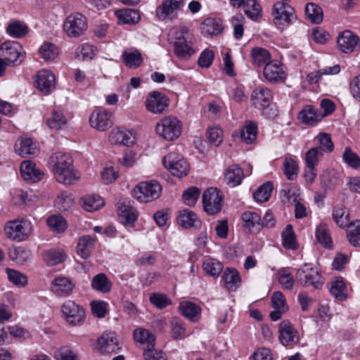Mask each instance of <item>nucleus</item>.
<instances>
[{
  "label": "nucleus",
  "instance_id": "obj_1",
  "mask_svg": "<svg viewBox=\"0 0 360 360\" xmlns=\"http://www.w3.org/2000/svg\"><path fill=\"white\" fill-rule=\"evenodd\" d=\"M49 165L56 180L60 184L71 185L80 179V173L74 168L73 160L68 153H53L49 158Z\"/></svg>",
  "mask_w": 360,
  "mask_h": 360
},
{
  "label": "nucleus",
  "instance_id": "obj_2",
  "mask_svg": "<svg viewBox=\"0 0 360 360\" xmlns=\"http://www.w3.org/2000/svg\"><path fill=\"white\" fill-rule=\"evenodd\" d=\"M32 230L31 221L27 219L9 221L4 228L6 237L15 242L26 240L32 234Z\"/></svg>",
  "mask_w": 360,
  "mask_h": 360
},
{
  "label": "nucleus",
  "instance_id": "obj_3",
  "mask_svg": "<svg viewBox=\"0 0 360 360\" xmlns=\"http://www.w3.org/2000/svg\"><path fill=\"white\" fill-rule=\"evenodd\" d=\"M252 105L259 110H263V114L267 118H273L276 116V110L271 107L272 94L270 89L260 86L252 91L251 94Z\"/></svg>",
  "mask_w": 360,
  "mask_h": 360
},
{
  "label": "nucleus",
  "instance_id": "obj_4",
  "mask_svg": "<svg viewBox=\"0 0 360 360\" xmlns=\"http://www.w3.org/2000/svg\"><path fill=\"white\" fill-rule=\"evenodd\" d=\"M162 186L156 181H143L136 186L131 193L134 198L141 202H149L158 199L161 194Z\"/></svg>",
  "mask_w": 360,
  "mask_h": 360
},
{
  "label": "nucleus",
  "instance_id": "obj_5",
  "mask_svg": "<svg viewBox=\"0 0 360 360\" xmlns=\"http://www.w3.org/2000/svg\"><path fill=\"white\" fill-rule=\"evenodd\" d=\"M156 133L167 141H173L180 136L182 131L181 122L175 117L167 116L157 123Z\"/></svg>",
  "mask_w": 360,
  "mask_h": 360
},
{
  "label": "nucleus",
  "instance_id": "obj_6",
  "mask_svg": "<svg viewBox=\"0 0 360 360\" xmlns=\"http://www.w3.org/2000/svg\"><path fill=\"white\" fill-rule=\"evenodd\" d=\"M296 281L303 286H312L320 289L323 285V279L317 269L311 264H304L297 271L295 275Z\"/></svg>",
  "mask_w": 360,
  "mask_h": 360
},
{
  "label": "nucleus",
  "instance_id": "obj_7",
  "mask_svg": "<svg viewBox=\"0 0 360 360\" xmlns=\"http://www.w3.org/2000/svg\"><path fill=\"white\" fill-rule=\"evenodd\" d=\"M164 166L167 168L173 176L181 178L188 174L189 165L179 153L172 152L162 159Z\"/></svg>",
  "mask_w": 360,
  "mask_h": 360
},
{
  "label": "nucleus",
  "instance_id": "obj_8",
  "mask_svg": "<svg viewBox=\"0 0 360 360\" xmlns=\"http://www.w3.org/2000/svg\"><path fill=\"white\" fill-rule=\"evenodd\" d=\"M0 56L13 66L20 65L24 59L22 47L17 41H7L1 44Z\"/></svg>",
  "mask_w": 360,
  "mask_h": 360
},
{
  "label": "nucleus",
  "instance_id": "obj_9",
  "mask_svg": "<svg viewBox=\"0 0 360 360\" xmlns=\"http://www.w3.org/2000/svg\"><path fill=\"white\" fill-rule=\"evenodd\" d=\"M185 5V0H164L156 8V15L161 20H172Z\"/></svg>",
  "mask_w": 360,
  "mask_h": 360
},
{
  "label": "nucleus",
  "instance_id": "obj_10",
  "mask_svg": "<svg viewBox=\"0 0 360 360\" xmlns=\"http://www.w3.org/2000/svg\"><path fill=\"white\" fill-rule=\"evenodd\" d=\"M87 28L86 18L79 13L70 14L63 24V29L69 37H77Z\"/></svg>",
  "mask_w": 360,
  "mask_h": 360
},
{
  "label": "nucleus",
  "instance_id": "obj_11",
  "mask_svg": "<svg viewBox=\"0 0 360 360\" xmlns=\"http://www.w3.org/2000/svg\"><path fill=\"white\" fill-rule=\"evenodd\" d=\"M222 195L216 188L206 189L202 198L205 211L210 215L219 212L222 207Z\"/></svg>",
  "mask_w": 360,
  "mask_h": 360
},
{
  "label": "nucleus",
  "instance_id": "obj_12",
  "mask_svg": "<svg viewBox=\"0 0 360 360\" xmlns=\"http://www.w3.org/2000/svg\"><path fill=\"white\" fill-rule=\"evenodd\" d=\"M62 312L65 317L66 321L73 326L82 325L85 319V311L84 309L75 302L71 300L66 301L61 308Z\"/></svg>",
  "mask_w": 360,
  "mask_h": 360
},
{
  "label": "nucleus",
  "instance_id": "obj_13",
  "mask_svg": "<svg viewBox=\"0 0 360 360\" xmlns=\"http://www.w3.org/2000/svg\"><path fill=\"white\" fill-rule=\"evenodd\" d=\"M272 15L274 23L278 25H289L295 19L293 8L283 1L274 4Z\"/></svg>",
  "mask_w": 360,
  "mask_h": 360
},
{
  "label": "nucleus",
  "instance_id": "obj_14",
  "mask_svg": "<svg viewBox=\"0 0 360 360\" xmlns=\"http://www.w3.org/2000/svg\"><path fill=\"white\" fill-rule=\"evenodd\" d=\"M145 103L149 112L153 114H161L167 109L169 100L162 93L154 91L148 94Z\"/></svg>",
  "mask_w": 360,
  "mask_h": 360
},
{
  "label": "nucleus",
  "instance_id": "obj_15",
  "mask_svg": "<svg viewBox=\"0 0 360 360\" xmlns=\"http://www.w3.org/2000/svg\"><path fill=\"white\" fill-rule=\"evenodd\" d=\"M278 333L279 340L283 346L291 347L300 341L297 330L288 320H283L280 323Z\"/></svg>",
  "mask_w": 360,
  "mask_h": 360
},
{
  "label": "nucleus",
  "instance_id": "obj_16",
  "mask_svg": "<svg viewBox=\"0 0 360 360\" xmlns=\"http://www.w3.org/2000/svg\"><path fill=\"white\" fill-rule=\"evenodd\" d=\"M112 116V113L105 109L94 111L89 117L90 125L98 131H105L113 124Z\"/></svg>",
  "mask_w": 360,
  "mask_h": 360
},
{
  "label": "nucleus",
  "instance_id": "obj_17",
  "mask_svg": "<svg viewBox=\"0 0 360 360\" xmlns=\"http://www.w3.org/2000/svg\"><path fill=\"white\" fill-rule=\"evenodd\" d=\"M337 42L340 50L345 53L354 52L360 46L359 37L350 30H345L340 34Z\"/></svg>",
  "mask_w": 360,
  "mask_h": 360
},
{
  "label": "nucleus",
  "instance_id": "obj_18",
  "mask_svg": "<svg viewBox=\"0 0 360 360\" xmlns=\"http://www.w3.org/2000/svg\"><path fill=\"white\" fill-rule=\"evenodd\" d=\"M98 348L103 354L115 353L120 349L116 334L113 332H105L98 338Z\"/></svg>",
  "mask_w": 360,
  "mask_h": 360
},
{
  "label": "nucleus",
  "instance_id": "obj_19",
  "mask_svg": "<svg viewBox=\"0 0 360 360\" xmlns=\"http://www.w3.org/2000/svg\"><path fill=\"white\" fill-rule=\"evenodd\" d=\"M20 170L23 179L30 183L37 182L44 176V172L31 160H24Z\"/></svg>",
  "mask_w": 360,
  "mask_h": 360
},
{
  "label": "nucleus",
  "instance_id": "obj_20",
  "mask_svg": "<svg viewBox=\"0 0 360 360\" xmlns=\"http://www.w3.org/2000/svg\"><path fill=\"white\" fill-rule=\"evenodd\" d=\"M35 83L39 91L49 94L55 89V75L49 70H42L38 72Z\"/></svg>",
  "mask_w": 360,
  "mask_h": 360
},
{
  "label": "nucleus",
  "instance_id": "obj_21",
  "mask_svg": "<svg viewBox=\"0 0 360 360\" xmlns=\"http://www.w3.org/2000/svg\"><path fill=\"white\" fill-rule=\"evenodd\" d=\"M271 302L274 310L270 313L269 316L272 321H276L281 319L282 315L288 311V307L285 297L281 291H276L273 293Z\"/></svg>",
  "mask_w": 360,
  "mask_h": 360
},
{
  "label": "nucleus",
  "instance_id": "obj_22",
  "mask_svg": "<svg viewBox=\"0 0 360 360\" xmlns=\"http://www.w3.org/2000/svg\"><path fill=\"white\" fill-rule=\"evenodd\" d=\"M75 283L68 277L59 276L51 282V290L58 296L70 295L75 288Z\"/></svg>",
  "mask_w": 360,
  "mask_h": 360
},
{
  "label": "nucleus",
  "instance_id": "obj_23",
  "mask_svg": "<svg viewBox=\"0 0 360 360\" xmlns=\"http://www.w3.org/2000/svg\"><path fill=\"white\" fill-rule=\"evenodd\" d=\"M15 151L20 156L25 158L36 156L39 153V148L32 139L22 137L15 143Z\"/></svg>",
  "mask_w": 360,
  "mask_h": 360
},
{
  "label": "nucleus",
  "instance_id": "obj_24",
  "mask_svg": "<svg viewBox=\"0 0 360 360\" xmlns=\"http://www.w3.org/2000/svg\"><path fill=\"white\" fill-rule=\"evenodd\" d=\"M174 53L182 60H186L194 54L195 50L188 38H174Z\"/></svg>",
  "mask_w": 360,
  "mask_h": 360
},
{
  "label": "nucleus",
  "instance_id": "obj_25",
  "mask_svg": "<svg viewBox=\"0 0 360 360\" xmlns=\"http://www.w3.org/2000/svg\"><path fill=\"white\" fill-rule=\"evenodd\" d=\"M263 74L265 79L269 82H283L285 78L282 67L274 63H270L264 66Z\"/></svg>",
  "mask_w": 360,
  "mask_h": 360
},
{
  "label": "nucleus",
  "instance_id": "obj_26",
  "mask_svg": "<svg viewBox=\"0 0 360 360\" xmlns=\"http://www.w3.org/2000/svg\"><path fill=\"white\" fill-rule=\"evenodd\" d=\"M244 172L238 165L229 166L224 172V181L230 187H235L241 184Z\"/></svg>",
  "mask_w": 360,
  "mask_h": 360
},
{
  "label": "nucleus",
  "instance_id": "obj_27",
  "mask_svg": "<svg viewBox=\"0 0 360 360\" xmlns=\"http://www.w3.org/2000/svg\"><path fill=\"white\" fill-rule=\"evenodd\" d=\"M322 118L321 114L318 113L317 110L312 105L304 106L298 114V119L309 125H314Z\"/></svg>",
  "mask_w": 360,
  "mask_h": 360
},
{
  "label": "nucleus",
  "instance_id": "obj_28",
  "mask_svg": "<svg viewBox=\"0 0 360 360\" xmlns=\"http://www.w3.org/2000/svg\"><path fill=\"white\" fill-rule=\"evenodd\" d=\"M109 140L112 144H121L129 146L134 143V137L129 131L116 129L110 132Z\"/></svg>",
  "mask_w": 360,
  "mask_h": 360
},
{
  "label": "nucleus",
  "instance_id": "obj_29",
  "mask_svg": "<svg viewBox=\"0 0 360 360\" xmlns=\"http://www.w3.org/2000/svg\"><path fill=\"white\" fill-rule=\"evenodd\" d=\"M222 280L226 288L232 291L236 290L241 282L238 271L235 269L231 268L225 269L222 276Z\"/></svg>",
  "mask_w": 360,
  "mask_h": 360
},
{
  "label": "nucleus",
  "instance_id": "obj_30",
  "mask_svg": "<svg viewBox=\"0 0 360 360\" xmlns=\"http://www.w3.org/2000/svg\"><path fill=\"white\" fill-rule=\"evenodd\" d=\"M224 30L222 22L219 19L207 18L201 25L202 33L206 36L221 34Z\"/></svg>",
  "mask_w": 360,
  "mask_h": 360
},
{
  "label": "nucleus",
  "instance_id": "obj_31",
  "mask_svg": "<svg viewBox=\"0 0 360 360\" xmlns=\"http://www.w3.org/2000/svg\"><path fill=\"white\" fill-rule=\"evenodd\" d=\"M134 339L136 342L148 349L154 348L155 343V335L148 330L138 328L134 330Z\"/></svg>",
  "mask_w": 360,
  "mask_h": 360
},
{
  "label": "nucleus",
  "instance_id": "obj_32",
  "mask_svg": "<svg viewBox=\"0 0 360 360\" xmlns=\"http://www.w3.org/2000/svg\"><path fill=\"white\" fill-rule=\"evenodd\" d=\"M320 178L322 186L328 190H334L340 181V174L335 169L323 171Z\"/></svg>",
  "mask_w": 360,
  "mask_h": 360
},
{
  "label": "nucleus",
  "instance_id": "obj_33",
  "mask_svg": "<svg viewBox=\"0 0 360 360\" xmlns=\"http://www.w3.org/2000/svg\"><path fill=\"white\" fill-rule=\"evenodd\" d=\"M115 15L118 18L120 23L122 24H136L140 20L138 11L131 8L116 10Z\"/></svg>",
  "mask_w": 360,
  "mask_h": 360
},
{
  "label": "nucleus",
  "instance_id": "obj_34",
  "mask_svg": "<svg viewBox=\"0 0 360 360\" xmlns=\"http://www.w3.org/2000/svg\"><path fill=\"white\" fill-rule=\"evenodd\" d=\"M179 309L183 316L193 321L196 320L201 311V309L198 305L190 301L180 302Z\"/></svg>",
  "mask_w": 360,
  "mask_h": 360
},
{
  "label": "nucleus",
  "instance_id": "obj_35",
  "mask_svg": "<svg viewBox=\"0 0 360 360\" xmlns=\"http://www.w3.org/2000/svg\"><path fill=\"white\" fill-rule=\"evenodd\" d=\"M122 59L125 65L132 69L139 68L143 60L141 53L136 49L124 51Z\"/></svg>",
  "mask_w": 360,
  "mask_h": 360
},
{
  "label": "nucleus",
  "instance_id": "obj_36",
  "mask_svg": "<svg viewBox=\"0 0 360 360\" xmlns=\"http://www.w3.org/2000/svg\"><path fill=\"white\" fill-rule=\"evenodd\" d=\"M95 240L89 236H84L79 240L77 246V253L83 259L88 258L94 247Z\"/></svg>",
  "mask_w": 360,
  "mask_h": 360
},
{
  "label": "nucleus",
  "instance_id": "obj_37",
  "mask_svg": "<svg viewBox=\"0 0 360 360\" xmlns=\"http://www.w3.org/2000/svg\"><path fill=\"white\" fill-rule=\"evenodd\" d=\"M91 285L94 290L103 293L109 292L112 288V283L105 274L94 276Z\"/></svg>",
  "mask_w": 360,
  "mask_h": 360
},
{
  "label": "nucleus",
  "instance_id": "obj_38",
  "mask_svg": "<svg viewBox=\"0 0 360 360\" xmlns=\"http://www.w3.org/2000/svg\"><path fill=\"white\" fill-rule=\"evenodd\" d=\"M177 221L179 225L186 229L197 227L200 224V221L196 214L187 210L179 213L177 217Z\"/></svg>",
  "mask_w": 360,
  "mask_h": 360
},
{
  "label": "nucleus",
  "instance_id": "obj_39",
  "mask_svg": "<svg viewBox=\"0 0 360 360\" xmlns=\"http://www.w3.org/2000/svg\"><path fill=\"white\" fill-rule=\"evenodd\" d=\"M340 71V67L338 65H335L331 67H328L323 69L319 70L315 72L309 73L307 76V82L312 84H316L321 79L323 75H336Z\"/></svg>",
  "mask_w": 360,
  "mask_h": 360
},
{
  "label": "nucleus",
  "instance_id": "obj_40",
  "mask_svg": "<svg viewBox=\"0 0 360 360\" xmlns=\"http://www.w3.org/2000/svg\"><path fill=\"white\" fill-rule=\"evenodd\" d=\"M257 136V124L253 121H247L240 131V137L248 144L252 143Z\"/></svg>",
  "mask_w": 360,
  "mask_h": 360
},
{
  "label": "nucleus",
  "instance_id": "obj_41",
  "mask_svg": "<svg viewBox=\"0 0 360 360\" xmlns=\"http://www.w3.org/2000/svg\"><path fill=\"white\" fill-rule=\"evenodd\" d=\"M81 202L84 210L94 212L104 205V200L97 195H87L81 198Z\"/></svg>",
  "mask_w": 360,
  "mask_h": 360
},
{
  "label": "nucleus",
  "instance_id": "obj_42",
  "mask_svg": "<svg viewBox=\"0 0 360 360\" xmlns=\"http://www.w3.org/2000/svg\"><path fill=\"white\" fill-rule=\"evenodd\" d=\"M45 262L50 266L56 265L65 260V255L62 249L54 248L44 252L42 255Z\"/></svg>",
  "mask_w": 360,
  "mask_h": 360
},
{
  "label": "nucleus",
  "instance_id": "obj_43",
  "mask_svg": "<svg viewBox=\"0 0 360 360\" xmlns=\"http://www.w3.org/2000/svg\"><path fill=\"white\" fill-rule=\"evenodd\" d=\"M305 15L307 18L312 23L319 24L323 20L322 8L314 3H308L305 6Z\"/></svg>",
  "mask_w": 360,
  "mask_h": 360
},
{
  "label": "nucleus",
  "instance_id": "obj_44",
  "mask_svg": "<svg viewBox=\"0 0 360 360\" xmlns=\"http://www.w3.org/2000/svg\"><path fill=\"white\" fill-rule=\"evenodd\" d=\"M251 54L254 64L257 66L266 65L271 63V55L265 49L254 48L252 50Z\"/></svg>",
  "mask_w": 360,
  "mask_h": 360
},
{
  "label": "nucleus",
  "instance_id": "obj_45",
  "mask_svg": "<svg viewBox=\"0 0 360 360\" xmlns=\"http://www.w3.org/2000/svg\"><path fill=\"white\" fill-rule=\"evenodd\" d=\"M6 31L13 37L21 38L27 34L28 27L24 22L16 20L8 25Z\"/></svg>",
  "mask_w": 360,
  "mask_h": 360
},
{
  "label": "nucleus",
  "instance_id": "obj_46",
  "mask_svg": "<svg viewBox=\"0 0 360 360\" xmlns=\"http://www.w3.org/2000/svg\"><path fill=\"white\" fill-rule=\"evenodd\" d=\"M333 218L337 225L341 228H345L349 226V212L345 207H334Z\"/></svg>",
  "mask_w": 360,
  "mask_h": 360
},
{
  "label": "nucleus",
  "instance_id": "obj_47",
  "mask_svg": "<svg viewBox=\"0 0 360 360\" xmlns=\"http://www.w3.org/2000/svg\"><path fill=\"white\" fill-rule=\"evenodd\" d=\"M118 214L124 219V223L127 224H133L138 217L136 210L134 207L126 205L119 207Z\"/></svg>",
  "mask_w": 360,
  "mask_h": 360
},
{
  "label": "nucleus",
  "instance_id": "obj_48",
  "mask_svg": "<svg viewBox=\"0 0 360 360\" xmlns=\"http://www.w3.org/2000/svg\"><path fill=\"white\" fill-rule=\"evenodd\" d=\"M204 271L213 277H218L223 270V265L219 261L209 258L202 264Z\"/></svg>",
  "mask_w": 360,
  "mask_h": 360
},
{
  "label": "nucleus",
  "instance_id": "obj_49",
  "mask_svg": "<svg viewBox=\"0 0 360 360\" xmlns=\"http://www.w3.org/2000/svg\"><path fill=\"white\" fill-rule=\"evenodd\" d=\"M273 190V184L268 181L260 186L253 193L254 199L259 202L267 201Z\"/></svg>",
  "mask_w": 360,
  "mask_h": 360
},
{
  "label": "nucleus",
  "instance_id": "obj_50",
  "mask_svg": "<svg viewBox=\"0 0 360 360\" xmlns=\"http://www.w3.org/2000/svg\"><path fill=\"white\" fill-rule=\"evenodd\" d=\"M244 226L248 229L249 231L254 227H260V223H262V217L260 215L255 212H245L241 217Z\"/></svg>",
  "mask_w": 360,
  "mask_h": 360
},
{
  "label": "nucleus",
  "instance_id": "obj_51",
  "mask_svg": "<svg viewBox=\"0 0 360 360\" xmlns=\"http://www.w3.org/2000/svg\"><path fill=\"white\" fill-rule=\"evenodd\" d=\"M41 58L46 61L53 60L58 55L56 46L51 42H45L39 49Z\"/></svg>",
  "mask_w": 360,
  "mask_h": 360
},
{
  "label": "nucleus",
  "instance_id": "obj_52",
  "mask_svg": "<svg viewBox=\"0 0 360 360\" xmlns=\"http://www.w3.org/2000/svg\"><path fill=\"white\" fill-rule=\"evenodd\" d=\"M282 241L283 246L287 249L295 250L297 248L295 235L292 225H287L282 232Z\"/></svg>",
  "mask_w": 360,
  "mask_h": 360
},
{
  "label": "nucleus",
  "instance_id": "obj_53",
  "mask_svg": "<svg viewBox=\"0 0 360 360\" xmlns=\"http://www.w3.org/2000/svg\"><path fill=\"white\" fill-rule=\"evenodd\" d=\"M347 227L349 243L354 247H360V221L351 223Z\"/></svg>",
  "mask_w": 360,
  "mask_h": 360
},
{
  "label": "nucleus",
  "instance_id": "obj_54",
  "mask_svg": "<svg viewBox=\"0 0 360 360\" xmlns=\"http://www.w3.org/2000/svg\"><path fill=\"white\" fill-rule=\"evenodd\" d=\"M316 237L317 240L325 248H331L333 247L332 239L326 225L321 224L317 227Z\"/></svg>",
  "mask_w": 360,
  "mask_h": 360
},
{
  "label": "nucleus",
  "instance_id": "obj_55",
  "mask_svg": "<svg viewBox=\"0 0 360 360\" xmlns=\"http://www.w3.org/2000/svg\"><path fill=\"white\" fill-rule=\"evenodd\" d=\"M200 194V190L198 188L191 186L184 191L182 195V199L186 205L193 207L195 205Z\"/></svg>",
  "mask_w": 360,
  "mask_h": 360
},
{
  "label": "nucleus",
  "instance_id": "obj_56",
  "mask_svg": "<svg viewBox=\"0 0 360 360\" xmlns=\"http://www.w3.org/2000/svg\"><path fill=\"white\" fill-rule=\"evenodd\" d=\"M342 159L344 162L352 169H357L360 167L359 156L354 153L349 147L345 148Z\"/></svg>",
  "mask_w": 360,
  "mask_h": 360
},
{
  "label": "nucleus",
  "instance_id": "obj_57",
  "mask_svg": "<svg viewBox=\"0 0 360 360\" xmlns=\"http://www.w3.org/2000/svg\"><path fill=\"white\" fill-rule=\"evenodd\" d=\"M283 171L289 180H294L298 174V165L291 158H286L283 161Z\"/></svg>",
  "mask_w": 360,
  "mask_h": 360
},
{
  "label": "nucleus",
  "instance_id": "obj_58",
  "mask_svg": "<svg viewBox=\"0 0 360 360\" xmlns=\"http://www.w3.org/2000/svg\"><path fill=\"white\" fill-rule=\"evenodd\" d=\"M66 119L61 112L53 110L52 116L46 120L48 127L51 129H60L66 124Z\"/></svg>",
  "mask_w": 360,
  "mask_h": 360
},
{
  "label": "nucleus",
  "instance_id": "obj_59",
  "mask_svg": "<svg viewBox=\"0 0 360 360\" xmlns=\"http://www.w3.org/2000/svg\"><path fill=\"white\" fill-rule=\"evenodd\" d=\"M245 14L252 19H256L261 15L262 8L255 0H247L243 4Z\"/></svg>",
  "mask_w": 360,
  "mask_h": 360
},
{
  "label": "nucleus",
  "instance_id": "obj_60",
  "mask_svg": "<svg viewBox=\"0 0 360 360\" xmlns=\"http://www.w3.org/2000/svg\"><path fill=\"white\" fill-rule=\"evenodd\" d=\"M323 155L321 148H311L305 154L306 167H316L319 161V157Z\"/></svg>",
  "mask_w": 360,
  "mask_h": 360
},
{
  "label": "nucleus",
  "instance_id": "obj_61",
  "mask_svg": "<svg viewBox=\"0 0 360 360\" xmlns=\"http://www.w3.org/2000/svg\"><path fill=\"white\" fill-rule=\"evenodd\" d=\"M172 336L174 339L184 338L186 333V327L184 322L179 318H173L171 321Z\"/></svg>",
  "mask_w": 360,
  "mask_h": 360
},
{
  "label": "nucleus",
  "instance_id": "obj_62",
  "mask_svg": "<svg viewBox=\"0 0 360 360\" xmlns=\"http://www.w3.org/2000/svg\"><path fill=\"white\" fill-rule=\"evenodd\" d=\"M150 302L159 309L166 308L172 304V300L162 293H153L150 296Z\"/></svg>",
  "mask_w": 360,
  "mask_h": 360
},
{
  "label": "nucleus",
  "instance_id": "obj_63",
  "mask_svg": "<svg viewBox=\"0 0 360 360\" xmlns=\"http://www.w3.org/2000/svg\"><path fill=\"white\" fill-rule=\"evenodd\" d=\"M47 224L55 232L60 233L65 230L66 222L61 216H51L47 219Z\"/></svg>",
  "mask_w": 360,
  "mask_h": 360
},
{
  "label": "nucleus",
  "instance_id": "obj_64",
  "mask_svg": "<svg viewBox=\"0 0 360 360\" xmlns=\"http://www.w3.org/2000/svg\"><path fill=\"white\" fill-rule=\"evenodd\" d=\"M56 360H79L77 354L68 346H63L55 352Z\"/></svg>",
  "mask_w": 360,
  "mask_h": 360
}]
</instances>
